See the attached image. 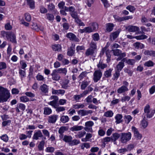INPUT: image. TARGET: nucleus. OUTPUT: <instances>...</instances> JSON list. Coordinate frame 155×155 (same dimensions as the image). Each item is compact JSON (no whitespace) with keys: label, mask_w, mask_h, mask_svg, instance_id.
<instances>
[{"label":"nucleus","mask_w":155,"mask_h":155,"mask_svg":"<svg viewBox=\"0 0 155 155\" xmlns=\"http://www.w3.org/2000/svg\"><path fill=\"white\" fill-rule=\"evenodd\" d=\"M10 96L9 92L6 88L0 86V103L6 101Z\"/></svg>","instance_id":"1"},{"label":"nucleus","mask_w":155,"mask_h":155,"mask_svg":"<svg viewBox=\"0 0 155 155\" xmlns=\"http://www.w3.org/2000/svg\"><path fill=\"white\" fill-rule=\"evenodd\" d=\"M131 134L130 132L121 134L120 140L123 143H125L129 141L131 138Z\"/></svg>","instance_id":"2"},{"label":"nucleus","mask_w":155,"mask_h":155,"mask_svg":"<svg viewBox=\"0 0 155 155\" xmlns=\"http://www.w3.org/2000/svg\"><path fill=\"white\" fill-rule=\"evenodd\" d=\"M102 75V73L100 70L95 71L93 74V80L94 82H97L100 80Z\"/></svg>","instance_id":"3"},{"label":"nucleus","mask_w":155,"mask_h":155,"mask_svg":"<svg viewBox=\"0 0 155 155\" xmlns=\"http://www.w3.org/2000/svg\"><path fill=\"white\" fill-rule=\"evenodd\" d=\"M50 100H53L52 101H50L48 103V104L52 106L54 108L58 106V97L55 95L51 96L50 97Z\"/></svg>","instance_id":"4"},{"label":"nucleus","mask_w":155,"mask_h":155,"mask_svg":"<svg viewBox=\"0 0 155 155\" xmlns=\"http://www.w3.org/2000/svg\"><path fill=\"white\" fill-rule=\"evenodd\" d=\"M94 124V123L92 121H89L86 122L85 123V127L84 128V130L86 131L92 132V127Z\"/></svg>","instance_id":"5"},{"label":"nucleus","mask_w":155,"mask_h":155,"mask_svg":"<svg viewBox=\"0 0 155 155\" xmlns=\"http://www.w3.org/2000/svg\"><path fill=\"white\" fill-rule=\"evenodd\" d=\"M66 36L69 38L70 40L78 42L79 41V40L76 35L72 33H69L67 34Z\"/></svg>","instance_id":"6"},{"label":"nucleus","mask_w":155,"mask_h":155,"mask_svg":"<svg viewBox=\"0 0 155 155\" xmlns=\"http://www.w3.org/2000/svg\"><path fill=\"white\" fill-rule=\"evenodd\" d=\"M132 130L134 132V136L137 139V140H140L142 138V135L140 134L137 129L134 127H132Z\"/></svg>","instance_id":"7"},{"label":"nucleus","mask_w":155,"mask_h":155,"mask_svg":"<svg viewBox=\"0 0 155 155\" xmlns=\"http://www.w3.org/2000/svg\"><path fill=\"white\" fill-rule=\"evenodd\" d=\"M126 29H127L129 32H135L138 31L139 30V28L136 26L130 25L126 27Z\"/></svg>","instance_id":"8"},{"label":"nucleus","mask_w":155,"mask_h":155,"mask_svg":"<svg viewBox=\"0 0 155 155\" xmlns=\"http://www.w3.org/2000/svg\"><path fill=\"white\" fill-rule=\"evenodd\" d=\"M127 37L130 39L135 38L137 40H143L147 38V36L145 35H142L137 36L133 37L131 35H127Z\"/></svg>","instance_id":"9"},{"label":"nucleus","mask_w":155,"mask_h":155,"mask_svg":"<svg viewBox=\"0 0 155 155\" xmlns=\"http://www.w3.org/2000/svg\"><path fill=\"white\" fill-rule=\"evenodd\" d=\"M43 137L42 134L40 130H38L35 132L32 137L33 140H38L39 137Z\"/></svg>","instance_id":"10"},{"label":"nucleus","mask_w":155,"mask_h":155,"mask_svg":"<svg viewBox=\"0 0 155 155\" xmlns=\"http://www.w3.org/2000/svg\"><path fill=\"white\" fill-rule=\"evenodd\" d=\"M92 113L91 110H81L78 111V113L79 115H81V116H84L88 115L89 114H91Z\"/></svg>","instance_id":"11"},{"label":"nucleus","mask_w":155,"mask_h":155,"mask_svg":"<svg viewBox=\"0 0 155 155\" xmlns=\"http://www.w3.org/2000/svg\"><path fill=\"white\" fill-rule=\"evenodd\" d=\"M40 89L43 94H46L48 92V86L45 84H43L40 86Z\"/></svg>","instance_id":"12"},{"label":"nucleus","mask_w":155,"mask_h":155,"mask_svg":"<svg viewBox=\"0 0 155 155\" xmlns=\"http://www.w3.org/2000/svg\"><path fill=\"white\" fill-rule=\"evenodd\" d=\"M52 76V79L54 81H58L60 80L61 77L60 75L58 74L54 70L52 71V72L51 74Z\"/></svg>","instance_id":"13"},{"label":"nucleus","mask_w":155,"mask_h":155,"mask_svg":"<svg viewBox=\"0 0 155 155\" xmlns=\"http://www.w3.org/2000/svg\"><path fill=\"white\" fill-rule=\"evenodd\" d=\"M58 116L56 115H53L49 116L48 122L50 123H54L56 121Z\"/></svg>","instance_id":"14"},{"label":"nucleus","mask_w":155,"mask_h":155,"mask_svg":"<svg viewBox=\"0 0 155 155\" xmlns=\"http://www.w3.org/2000/svg\"><path fill=\"white\" fill-rule=\"evenodd\" d=\"M11 32L2 31L1 32V35L4 38L5 37L7 40H9V37Z\"/></svg>","instance_id":"15"},{"label":"nucleus","mask_w":155,"mask_h":155,"mask_svg":"<svg viewBox=\"0 0 155 155\" xmlns=\"http://www.w3.org/2000/svg\"><path fill=\"white\" fill-rule=\"evenodd\" d=\"M127 87L125 86H122L117 90V92L119 94H121L128 91Z\"/></svg>","instance_id":"16"},{"label":"nucleus","mask_w":155,"mask_h":155,"mask_svg":"<svg viewBox=\"0 0 155 155\" xmlns=\"http://www.w3.org/2000/svg\"><path fill=\"white\" fill-rule=\"evenodd\" d=\"M58 73L64 74L66 75L67 74V71L66 68H59L57 69L54 70Z\"/></svg>","instance_id":"17"},{"label":"nucleus","mask_w":155,"mask_h":155,"mask_svg":"<svg viewBox=\"0 0 155 155\" xmlns=\"http://www.w3.org/2000/svg\"><path fill=\"white\" fill-rule=\"evenodd\" d=\"M65 92V91L63 90L60 89L56 90L53 89H52V93L53 94H61L63 95L64 94Z\"/></svg>","instance_id":"18"},{"label":"nucleus","mask_w":155,"mask_h":155,"mask_svg":"<svg viewBox=\"0 0 155 155\" xmlns=\"http://www.w3.org/2000/svg\"><path fill=\"white\" fill-rule=\"evenodd\" d=\"M83 128L82 126L75 125L71 127L70 129L72 131L80 130Z\"/></svg>","instance_id":"19"},{"label":"nucleus","mask_w":155,"mask_h":155,"mask_svg":"<svg viewBox=\"0 0 155 155\" xmlns=\"http://www.w3.org/2000/svg\"><path fill=\"white\" fill-rule=\"evenodd\" d=\"M124 66L123 62H119L116 66V70L120 71Z\"/></svg>","instance_id":"20"},{"label":"nucleus","mask_w":155,"mask_h":155,"mask_svg":"<svg viewBox=\"0 0 155 155\" xmlns=\"http://www.w3.org/2000/svg\"><path fill=\"white\" fill-rule=\"evenodd\" d=\"M113 69L112 68H110L108 70L106 71L104 73V76L106 78H108L111 76V72Z\"/></svg>","instance_id":"21"},{"label":"nucleus","mask_w":155,"mask_h":155,"mask_svg":"<svg viewBox=\"0 0 155 155\" xmlns=\"http://www.w3.org/2000/svg\"><path fill=\"white\" fill-rule=\"evenodd\" d=\"M113 53V54L115 56H118L122 54V51L119 49H112L111 51Z\"/></svg>","instance_id":"22"},{"label":"nucleus","mask_w":155,"mask_h":155,"mask_svg":"<svg viewBox=\"0 0 155 155\" xmlns=\"http://www.w3.org/2000/svg\"><path fill=\"white\" fill-rule=\"evenodd\" d=\"M9 37V39L10 41L13 43H16V36L14 34L11 32Z\"/></svg>","instance_id":"23"},{"label":"nucleus","mask_w":155,"mask_h":155,"mask_svg":"<svg viewBox=\"0 0 155 155\" xmlns=\"http://www.w3.org/2000/svg\"><path fill=\"white\" fill-rule=\"evenodd\" d=\"M122 115L120 114H117L115 117V119L116 120V123L118 124L122 122Z\"/></svg>","instance_id":"24"},{"label":"nucleus","mask_w":155,"mask_h":155,"mask_svg":"<svg viewBox=\"0 0 155 155\" xmlns=\"http://www.w3.org/2000/svg\"><path fill=\"white\" fill-rule=\"evenodd\" d=\"M95 51L91 49L90 48L87 49L85 53V55L87 56L90 55H93L94 54Z\"/></svg>","instance_id":"25"},{"label":"nucleus","mask_w":155,"mask_h":155,"mask_svg":"<svg viewBox=\"0 0 155 155\" xmlns=\"http://www.w3.org/2000/svg\"><path fill=\"white\" fill-rule=\"evenodd\" d=\"M114 26V25L112 23H107L106 24V30L107 31L110 32L113 30Z\"/></svg>","instance_id":"26"},{"label":"nucleus","mask_w":155,"mask_h":155,"mask_svg":"<svg viewBox=\"0 0 155 155\" xmlns=\"http://www.w3.org/2000/svg\"><path fill=\"white\" fill-rule=\"evenodd\" d=\"M134 46L135 48L137 49L139 48L142 49L144 47V45L140 42H136L134 43Z\"/></svg>","instance_id":"27"},{"label":"nucleus","mask_w":155,"mask_h":155,"mask_svg":"<svg viewBox=\"0 0 155 155\" xmlns=\"http://www.w3.org/2000/svg\"><path fill=\"white\" fill-rule=\"evenodd\" d=\"M69 81L68 79L65 80L63 82L61 86L62 88L67 89L69 87L68 85V84L69 83Z\"/></svg>","instance_id":"28"},{"label":"nucleus","mask_w":155,"mask_h":155,"mask_svg":"<svg viewBox=\"0 0 155 155\" xmlns=\"http://www.w3.org/2000/svg\"><path fill=\"white\" fill-rule=\"evenodd\" d=\"M120 134H119L117 133H115L113 134L111 136L112 140L116 141L120 137Z\"/></svg>","instance_id":"29"},{"label":"nucleus","mask_w":155,"mask_h":155,"mask_svg":"<svg viewBox=\"0 0 155 155\" xmlns=\"http://www.w3.org/2000/svg\"><path fill=\"white\" fill-rule=\"evenodd\" d=\"M72 137L71 136H68L66 135L64 136L63 140L66 142H71Z\"/></svg>","instance_id":"30"},{"label":"nucleus","mask_w":155,"mask_h":155,"mask_svg":"<svg viewBox=\"0 0 155 155\" xmlns=\"http://www.w3.org/2000/svg\"><path fill=\"white\" fill-rule=\"evenodd\" d=\"M120 32V31L119 30L113 32L110 37L111 39L112 38L113 40L116 38L118 36Z\"/></svg>","instance_id":"31"},{"label":"nucleus","mask_w":155,"mask_h":155,"mask_svg":"<svg viewBox=\"0 0 155 155\" xmlns=\"http://www.w3.org/2000/svg\"><path fill=\"white\" fill-rule=\"evenodd\" d=\"M27 2L30 8L31 9L35 8V2L33 0H27Z\"/></svg>","instance_id":"32"},{"label":"nucleus","mask_w":155,"mask_h":155,"mask_svg":"<svg viewBox=\"0 0 155 155\" xmlns=\"http://www.w3.org/2000/svg\"><path fill=\"white\" fill-rule=\"evenodd\" d=\"M93 31H96L98 28V25L96 23H92L90 26Z\"/></svg>","instance_id":"33"},{"label":"nucleus","mask_w":155,"mask_h":155,"mask_svg":"<svg viewBox=\"0 0 155 155\" xmlns=\"http://www.w3.org/2000/svg\"><path fill=\"white\" fill-rule=\"evenodd\" d=\"M154 63L151 60H149L145 62L144 64V66H146L148 67H153L154 66Z\"/></svg>","instance_id":"34"},{"label":"nucleus","mask_w":155,"mask_h":155,"mask_svg":"<svg viewBox=\"0 0 155 155\" xmlns=\"http://www.w3.org/2000/svg\"><path fill=\"white\" fill-rule=\"evenodd\" d=\"M52 49L54 51H59L61 49V46L59 45H55L52 46Z\"/></svg>","instance_id":"35"},{"label":"nucleus","mask_w":155,"mask_h":155,"mask_svg":"<svg viewBox=\"0 0 155 155\" xmlns=\"http://www.w3.org/2000/svg\"><path fill=\"white\" fill-rule=\"evenodd\" d=\"M124 119L125 123L128 124L132 120V117L130 115H125L124 117Z\"/></svg>","instance_id":"36"},{"label":"nucleus","mask_w":155,"mask_h":155,"mask_svg":"<svg viewBox=\"0 0 155 155\" xmlns=\"http://www.w3.org/2000/svg\"><path fill=\"white\" fill-rule=\"evenodd\" d=\"M44 114L45 115H49L52 112L51 109L48 107H45L44 108Z\"/></svg>","instance_id":"37"},{"label":"nucleus","mask_w":155,"mask_h":155,"mask_svg":"<svg viewBox=\"0 0 155 155\" xmlns=\"http://www.w3.org/2000/svg\"><path fill=\"white\" fill-rule=\"evenodd\" d=\"M69 120L68 116H62L60 119L61 121L63 123H65L68 122Z\"/></svg>","instance_id":"38"},{"label":"nucleus","mask_w":155,"mask_h":155,"mask_svg":"<svg viewBox=\"0 0 155 155\" xmlns=\"http://www.w3.org/2000/svg\"><path fill=\"white\" fill-rule=\"evenodd\" d=\"M107 64H102V63L100 61L97 65L98 68L101 69H104L105 68H107Z\"/></svg>","instance_id":"39"},{"label":"nucleus","mask_w":155,"mask_h":155,"mask_svg":"<svg viewBox=\"0 0 155 155\" xmlns=\"http://www.w3.org/2000/svg\"><path fill=\"white\" fill-rule=\"evenodd\" d=\"M89 82L87 81H84L82 83L81 85V88L82 90H84L85 88L89 85Z\"/></svg>","instance_id":"40"},{"label":"nucleus","mask_w":155,"mask_h":155,"mask_svg":"<svg viewBox=\"0 0 155 155\" xmlns=\"http://www.w3.org/2000/svg\"><path fill=\"white\" fill-rule=\"evenodd\" d=\"M89 48L93 50L94 51H95L97 49V46L96 43L92 41L90 44Z\"/></svg>","instance_id":"41"},{"label":"nucleus","mask_w":155,"mask_h":155,"mask_svg":"<svg viewBox=\"0 0 155 155\" xmlns=\"http://www.w3.org/2000/svg\"><path fill=\"white\" fill-rule=\"evenodd\" d=\"M68 130V129L66 127L62 126L61 127L59 130L58 133L60 134H62Z\"/></svg>","instance_id":"42"},{"label":"nucleus","mask_w":155,"mask_h":155,"mask_svg":"<svg viewBox=\"0 0 155 155\" xmlns=\"http://www.w3.org/2000/svg\"><path fill=\"white\" fill-rule=\"evenodd\" d=\"M106 54L107 57V58L106 59V61L108 63L110 61L111 58V55L110 54V52L109 50H107L106 51Z\"/></svg>","instance_id":"43"},{"label":"nucleus","mask_w":155,"mask_h":155,"mask_svg":"<svg viewBox=\"0 0 155 155\" xmlns=\"http://www.w3.org/2000/svg\"><path fill=\"white\" fill-rule=\"evenodd\" d=\"M148 124L147 122L144 119H143L141 121V126L144 129L147 127Z\"/></svg>","instance_id":"44"},{"label":"nucleus","mask_w":155,"mask_h":155,"mask_svg":"<svg viewBox=\"0 0 155 155\" xmlns=\"http://www.w3.org/2000/svg\"><path fill=\"white\" fill-rule=\"evenodd\" d=\"M70 15L72 18L74 19V20L78 18L77 12H73L70 13Z\"/></svg>","instance_id":"45"},{"label":"nucleus","mask_w":155,"mask_h":155,"mask_svg":"<svg viewBox=\"0 0 155 155\" xmlns=\"http://www.w3.org/2000/svg\"><path fill=\"white\" fill-rule=\"evenodd\" d=\"M120 72L115 70V73L114 74V80H117L120 75Z\"/></svg>","instance_id":"46"},{"label":"nucleus","mask_w":155,"mask_h":155,"mask_svg":"<svg viewBox=\"0 0 155 155\" xmlns=\"http://www.w3.org/2000/svg\"><path fill=\"white\" fill-rule=\"evenodd\" d=\"M46 18L49 21H53L54 18L53 14L47 13L46 14Z\"/></svg>","instance_id":"47"},{"label":"nucleus","mask_w":155,"mask_h":155,"mask_svg":"<svg viewBox=\"0 0 155 155\" xmlns=\"http://www.w3.org/2000/svg\"><path fill=\"white\" fill-rule=\"evenodd\" d=\"M113 115V113L112 111H108L105 112L104 114V116L107 117H111Z\"/></svg>","instance_id":"48"},{"label":"nucleus","mask_w":155,"mask_h":155,"mask_svg":"<svg viewBox=\"0 0 155 155\" xmlns=\"http://www.w3.org/2000/svg\"><path fill=\"white\" fill-rule=\"evenodd\" d=\"M93 39L94 41H98L99 39V36L98 33L94 34L92 36Z\"/></svg>","instance_id":"49"},{"label":"nucleus","mask_w":155,"mask_h":155,"mask_svg":"<svg viewBox=\"0 0 155 155\" xmlns=\"http://www.w3.org/2000/svg\"><path fill=\"white\" fill-rule=\"evenodd\" d=\"M75 21L79 26H84L85 25L83 22L81 21V20L79 19V18L75 20Z\"/></svg>","instance_id":"50"},{"label":"nucleus","mask_w":155,"mask_h":155,"mask_svg":"<svg viewBox=\"0 0 155 155\" xmlns=\"http://www.w3.org/2000/svg\"><path fill=\"white\" fill-rule=\"evenodd\" d=\"M153 51L146 50L144 52V54L145 55L153 56Z\"/></svg>","instance_id":"51"},{"label":"nucleus","mask_w":155,"mask_h":155,"mask_svg":"<svg viewBox=\"0 0 155 155\" xmlns=\"http://www.w3.org/2000/svg\"><path fill=\"white\" fill-rule=\"evenodd\" d=\"M84 107V105L83 104H78L74 105L73 106V108L75 109H79L80 108H83Z\"/></svg>","instance_id":"52"},{"label":"nucleus","mask_w":155,"mask_h":155,"mask_svg":"<svg viewBox=\"0 0 155 155\" xmlns=\"http://www.w3.org/2000/svg\"><path fill=\"white\" fill-rule=\"evenodd\" d=\"M7 68L6 64L3 62H0V70L5 69Z\"/></svg>","instance_id":"53"},{"label":"nucleus","mask_w":155,"mask_h":155,"mask_svg":"<svg viewBox=\"0 0 155 155\" xmlns=\"http://www.w3.org/2000/svg\"><path fill=\"white\" fill-rule=\"evenodd\" d=\"M55 108L56 109V111L58 112L63 111L65 110V108L63 107H58L57 106Z\"/></svg>","instance_id":"54"},{"label":"nucleus","mask_w":155,"mask_h":155,"mask_svg":"<svg viewBox=\"0 0 155 155\" xmlns=\"http://www.w3.org/2000/svg\"><path fill=\"white\" fill-rule=\"evenodd\" d=\"M80 143V141L79 140L74 139L71 141V142L70 143V145L71 146H73L77 145Z\"/></svg>","instance_id":"55"},{"label":"nucleus","mask_w":155,"mask_h":155,"mask_svg":"<svg viewBox=\"0 0 155 155\" xmlns=\"http://www.w3.org/2000/svg\"><path fill=\"white\" fill-rule=\"evenodd\" d=\"M74 50L72 48H71L69 49L68 51L67 54L69 56H72L74 55Z\"/></svg>","instance_id":"56"},{"label":"nucleus","mask_w":155,"mask_h":155,"mask_svg":"<svg viewBox=\"0 0 155 155\" xmlns=\"http://www.w3.org/2000/svg\"><path fill=\"white\" fill-rule=\"evenodd\" d=\"M20 99L21 101L24 102H27L29 101L28 98L26 96L21 97Z\"/></svg>","instance_id":"57"},{"label":"nucleus","mask_w":155,"mask_h":155,"mask_svg":"<svg viewBox=\"0 0 155 155\" xmlns=\"http://www.w3.org/2000/svg\"><path fill=\"white\" fill-rule=\"evenodd\" d=\"M11 120H5L2 122V125L4 127H5L6 125H9L11 123Z\"/></svg>","instance_id":"58"},{"label":"nucleus","mask_w":155,"mask_h":155,"mask_svg":"<svg viewBox=\"0 0 155 155\" xmlns=\"http://www.w3.org/2000/svg\"><path fill=\"white\" fill-rule=\"evenodd\" d=\"M135 62V61L134 59H129L127 60L126 63L128 64L133 65Z\"/></svg>","instance_id":"59"},{"label":"nucleus","mask_w":155,"mask_h":155,"mask_svg":"<svg viewBox=\"0 0 155 155\" xmlns=\"http://www.w3.org/2000/svg\"><path fill=\"white\" fill-rule=\"evenodd\" d=\"M144 111L145 113L149 114L150 111V106L149 104H147L144 107Z\"/></svg>","instance_id":"60"},{"label":"nucleus","mask_w":155,"mask_h":155,"mask_svg":"<svg viewBox=\"0 0 155 155\" xmlns=\"http://www.w3.org/2000/svg\"><path fill=\"white\" fill-rule=\"evenodd\" d=\"M126 9L129 10L130 12H133L135 10V8L134 6L129 5L126 7Z\"/></svg>","instance_id":"61"},{"label":"nucleus","mask_w":155,"mask_h":155,"mask_svg":"<svg viewBox=\"0 0 155 155\" xmlns=\"http://www.w3.org/2000/svg\"><path fill=\"white\" fill-rule=\"evenodd\" d=\"M126 56V54L125 52H123L122 54H121V55L119 56V57L116 60L117 61H119L121 60L123 58L125 57Z\"/></svg>","instance_id":"62"},{"label":"nucleus","mask_w":155,"mask_h":155,"mask_svg":"<svg viewBox=\"0 0 155 155\" xmlns=\"http://www.w3.org/2000/svg\"><path fill=\"white\" fill-rule=\"evenodd\" d=\"M25 19L28 21H30L31 19L30 15L28 13H26L25 15Z\"/></svg>","instance_id":"63"},{"label":"nucleus","mask_w":155,"mask_h":155,"mask_svg":"<svg viewBox=\"0 0 155 155\" xmlns=\"http://www.w3.org/2000/svg\"><path fill=\"white\" fill-rule=\"evenodd\" d=\"M2 140L4 141L7 142L8 140V137L6 134H4L2 135L1 137Z\"/></svg>","instance_id":"64"}]
</instances>
